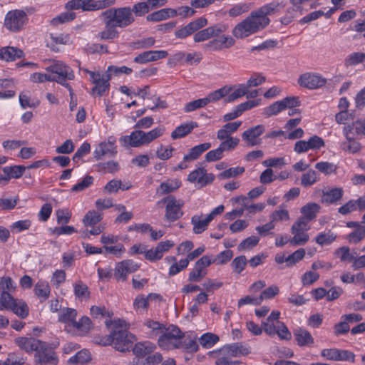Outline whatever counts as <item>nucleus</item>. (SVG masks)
I'll list each match as a JSON object with an SVG mask.
<instances>
[{
	"mask_svg": "<svg viewBox=\"0 0 365 365\" xmlns=\"http://www.w3.org/2000/svg\"><path fill=\"white\" fill-rule=\"evenodd\" d=\"M278 7V3L272 2L252 11L246 19L232 29L233 36L237 39H243L264 29L270 23L268 16L274 14Z\"/></svg>",
	"mask_w": 365,
	"mask_h": 365,
	"instance_id": "f257e3e1",
	"label": "nucleus"
},
{
	"mask_svg": "<svg viewBox=\"0 0 365 365\" xmlns=\"http://www.w3.org/2000/svg\"><path fill=\"white\" fill-rule=\"evenodd\" d=\"M16 344L26 352L35 351L34 361L38 365H56L58 357L53 349L46 342L36 338L21 337Z\"/></svg>",
	"mask_w": 365,
	"mask_h": 365,
	"instance_id": "f03ea898",
	"label": "nucleus"
},
{
	"mask_svg": "<svg viewBox=\"0 0 365 365\" xmlns=\"http://www.w3.org/2000/svg\"><path fill=\"white\" fill-rule=\"evenodd\" d=\"M51 64L46 68V71L48 73L55 74L56 83L66 87L68 91L70 96L73 97V91L67 81L74 79L75 75L72 68L65 64L63 61L58 60H50Z\"/></svg>",
	"mask_w": 365,
	"mask_h": 365,
	"instance_id": "7ed1b4c3",
	"label": "nucleus"
},
{
	"mask_svg": "<svg viewBox=\"0 0 365 365\" xmlns=\"http://www.w3.org/2000/svg\"><path fill=\"white\" fill-rule=\"evenodd\" d=\"M103 18L108 19L116 27L125 28L132 24L135 18L129 6L109 9L101 14Z\"/></svg>",
	"mask_w": 365,
	"mask_h": 365,
	"instance_id": "20e7f679",
	"label": "nucleus"
},
{
	"mask_svg": "<svg viewBox=\"0 0 365 365\" xmlns=\"http://www.w3.org/2000/svg\"><path fill=\"white\" fill-rule=\"evenodd\" d=\"M162 334L158 339V345L164 349H180L181 340L184 333L176 326L170 325L164 327Z\"/></svg>",
	"mask_w": 365,
	"mask_h": 365,
	"instance_id": "39448f33",
	"label": "nucleus"
},
{
	"mask_svg": "<svg viewBox=\"0 0 365 365\" xmlns=\"http://www.w3.org/2000/svg\"><path fill=\"white\" fill-rule=\"evenodd\" d=\"M158 205H165V220L169 222H173L179 220L183 215L182 207L184 202L178 200L174 195H168L158 202Z\"/></svg>",
	"mask_w": 365,
	"mask_h": 365,
	"instance_id": "423d86ee",
	"label": "nucleus"
},
{
	"mask_svg": "<svg viewBox=\"0 0 365 365\" xmlns=\"http://www.w3.org/2000/svg\"><path fill=\"white\" fill-rule=\"evenodd\" d=\"M310 227L305 222L304 218H298L296 222L293 223L291 227V233L293 237L289 239V243L292 246H302L304 245L309 240L307 231Z\"/></svg>",
	"mask_w": 365,
	"mask_h": 365,
	"instance_id": "0eeeda50",
	"label": "nucleus"
},
{
	"mask_svg": "<svg viewBox=\"0 0 365 365\" xmlns=\"http://www.w3.org/2000/svg\"><path fill=\"white\" fill-rule=\"evenodd\" d=\"M82 71L88 73L90 76L89 81L94 84L92 88V93L96 94L99 96H103L110 88V77L108 74L101 73L99 71H92L86 68H83Z\"/></svg>",
	"mask_w": 365,
	"mask_h": 365,
	"instance_id": "6e6552de",
	"label": "nucleus"
},
{
	"mask_svg": "<svg viewBox=\"0 0 365 365\" xmlns=\"http://www.w3.org/2000/svg\"><path fill=\"white\" fill-rule=\"evenodd\" d=\"M110 6L108 0H71L66 7L71 10L81 9L84 11H93L105 9Z\"/></svg>",
	"mask_w": 365,
	"mask_h": 365,
	"instance_id": "1a4fd4ad",
	"label": "nucleus"
},
{
	"mask_svg": "<svg viewBox=\"0 0 365 365\" xmlns=\"http://www.w3.org/2000/svg\"><path fill=\"white\" fill-rule=\"evenodd\" d=\"M113 339V347L121 352L129 351L134 341L135 336L126 330H115L112 331Z\"/></svg>",
	"mask_w": 365,
	"mask_h": 365,
	"instance_id": "9d476101",
	"label": "nucleus"
},
{
	"mask_svg": "<svg viewBox=\"0 0 365 365\" xmlns=\"http://www.w3.org/2000/svg\"><path fill=\"white\" fill-rule=\"evenodd\" d=\"M26 21V14L22 10L16 9L6 14L4 25L9 31L16 32L21 29Z\"/></svg>",
	"mask_w": 365,
	"mask_h": 365,
	"instance_id": "9b49d317",
	"label": "nucleus"
},
{
	"mask_svg": "<svg viewBox=\"0 0 365 365\" xmlns=\"http://www.w3.org/2000/svg\"><path fill=\"white\" fill-rule=\"evenodd\" d=\"M327 82V79L322 75L312 72L304 73L298 78V83L300 86L311 90L320 88Z\"/></svg>",
	"mask_w": 365,
	"mask_h": 365,
	"instance_id": "f8f14e48",
	"label": "nucleus"
},
{
	"mask_svg": "<svg viewBox=\"0 0 365 365\" xmlns=\"http://www.w3.org/2000/svg\"><path fill=\"white\" fill-rule=\"evenodd\" d=\"M265 132L264 125H257L250 128L242 133V139L247 147L259 145L262 139L259 138Z\"/></svg>",
	"mask_w": 365,
	"mask_h": 365,
	"instance_id": "ddd939ff",
	"label": "nucleus"
},
{
	"mask_svg": "<svg viewBox=\"0 0 365 365\" xmlns=\"http://www.w3.org/2000/svg\"><path fill=\"white\" fill-rule=\"evenodd\" d=\"M207 24V20L205 17H200L190 22L183 27L177 29L175 31V36L178 38L183 39L195 34L198 30L205 27Z\"/></svg>",
	"mask_w": 365,
	"mask_h": 365,
	"instance_id": "4468645a",
	"label": "nucleus"
},
{
	"mask_svg": "<svg viewBox=\"0 0 365 365\" xmlns=\"http://www.w3.org/2000/svg\"><path fill=\"white\" fill-rule=\"evenodd\" d=\"M212 264V259L207 255L202 257L195 264L194 269L189 273L190 282H200L207 274L205 268Z\"/></svg>",
	"mask_w": 365,
	"mask_h": 365,
	"instance_id": "2eb2a0df",
	"label": "nucleus"
},
{
	"mask_svg": "<svg viewBox=\"0 0 365 365\" xmlns=\"http://www.w3.org/2000/svg\"><path fill=\"white\" fill-rule=\"evenodd\" d=\"M139 265L131 259H125L117 263L114 276L117 280L125 281L128 275L138 270Z\"/></svg>",
	"mask_w": 365,
	"mask_h": 365,
	"instance_id": "dca6fc26",
	"label": "nucleus"
},
{
	"mask_svg": "<svg viewBox=\"0 0 365 365\" xmlns=\"http://www.w3.org/2000/svg\"><path fill=\"white\" fill-rule=\"evenodd\" d=\"M168 52L165 50H149L138 54L133 61L139 64H145L166 58Z\"/></svg>",
	"mask_w": 365,
	"mask_h": 365,
	"instance_id": "f3484780",
	"label": "nucleus"
},
{
	"mask_svg": "<svg viewBox=\"0 0 365 365\" xmlns=\"http://www.w3.org/2000/svg\"><path fill=\"white\" fill-rule=\"evenodd\" d=\"M115 143V140L113 137H110L108 141H103L99 143L93 152L94 158L99 160L105 155L108 157L115 155L117 153Z\"/></svg>",
	"mask_w": 365,
	"mask_h": 365,
	"instance_id": "a211bd4d",
	"label": "nucleus"
},
{
	"mask_svg": "<svg viewBox=\"0 0 365 365\" xmlns=\"http://www.w3.org/2000/svg\"><path fill=\"white\" fill-rule=\"evenodd\" d=\"M215 180V176L212 173H207L204 168H198L192 171L187 176V180L192 183H197L203 187L211 183Z\"/></svg>",
	"mask_w": 365,
	"mask_h": 365,
	"instance_id": "6ab92c4d",
	"label": "nucleus"
},
{
	"mask_svg": "<svg viewBox=\"0 0 365 365\" xmlns=\"http://www.w3.org/2000/svg\"><path fill=\"white\" fill-rule=\"evenodd\" d=\"M1 306L6 309H11L14 314L21 318H26L29 314L27 304L23 301L15 299L13 297H11L10 301H7V303L2 304Z\"/></svg>",
	"mask_w": 365,
	"mask_h": 365,
	"instance_id": "aec40b11",
	"label": "nucleus"
},
{
	"mask_svg": "<svg viewBox=\"0 0 365 365\" xmlns=\"http://www.w3.org/2000/svg\"><path fill=\"white\" fill-rule=\"evenodd\" d=\"M14 289L13 285V282L11 279L9 277H1L0 279V304L7 303V301H10L11 299V295L9 294V292L12 291Z\"/></svg>",
	"mask_w": 365,
	"mask_h": 365,
	"instance_id": "412c9836",
	"label": "nucleus"
},
{
	"mask_svg": "<svg viewBox=\"0 0 365 365\" xmlns=\"http://www.w3.org/2000/svg\"><path fill=\"white\" fill-rule=\"evenodd\" d=\"M120 141L125 147L138 148L144 145L140 130H134L129 135L123 136Z\"/></svg>",
	"mask_w": 365,
	"mask_h": 365,
	"instance_id": "4be33fe9",
	"label": "nucleus"
},
{
	"mask_svg": "<svg viewBox=\"0 0 365 365\" xmlns=\"http://www.w3.org/2000/svg\"><path fill=\"white\" fill-rule=\"evenodd\" d=\"M320 211V206L315 202L307 203L301 208V213L303 215L300 218H304L305 222H309L315 219Z\"/></svg>",
	"mask_w": 365,
	"mask_h": 365,
	"instance_id": "5701e85b",
	"label": "nucleus"
},
{
	"mask_svg": "<svg viewBox=\"0 0 365 365\" xmlns=\"http://www.w3.org/2000/svg\"><path fill=\"white\" fill-rule=\"evenodd\" d=\"M294 335L299 346H311L314 344V339L306 329L297 328L294 331Z\"/></svg>",
	"mask_w": 365,
	"mask_h": 365,
	"instance_id": "b1692460",
	"label": "nucleus"
},
{
	"mask_svg": "<svg viewBox=\"0 0 365 365\" xmlns=\"http://www.w3.org/2000/svg\"><path fill=\"white\" fill-rule=\"evenodd\" d=\"M155 349V345L150 341L139 342L134 345L133 348V354L138 357H144L152 354Z\"/></svg>",
	"mask_w": 365,
	"mask_h": 365,
	"instance_id": "393cba45",
	"label": "nucleus"
},
{
	"mask_svg": "<svg viewBox=\"0 0 365 365\" xmlns=\"http://www.w3.org/2000/svg\"><path fill=\"white\" fill-rule=\"evenodd\" d=\"M344 190L341 187H334L328 191L323 192L322 202L326 204H335L343 196Z\"/></svg>",
	"mask_w": 365,
	"mask_h": 365,
	"instance_id": "a878e982",
	"label": "nucleus"
},
{
	"mask_svg": "<svg viewBox=\"0 0 365 365\" xmlns=\"http://www.w3.org/2000/svg\"><path fill=\"white\" fill-rule=\"evenodd\" d=\"M23 55V51L16 47L6 46L0 49V58L6 61H15Z\"/></svg>",
	"mask_w": 365,
	"mask_h": 365,
	"instance_id": "bb28decb",
	"label": "nucleus"
},
{
	"mask_svg": "<svg viewBox=\"0 0 365 365\" xmlns=\"http://www.w3.org/2000/svg\"><path fill=\"white\" fill-rule=\"evenodd\" d=\"M103 19L105 24V30L98 33V36L101 40H112L118 36V31L115 29V26L112 24L108 19Z\"/></svg>",
	"mask_w": 365,
	"mask_h": 365,
	"instance_id": "cd10ccee",
	"label": "nucleus"
},
{
	"mask_svg": "<svg viewBox=\"0 0 365 365\" xmlns=\"http://www.w3.org/2000/svg\"><path fill=\"white\" fill-rule=\"evenodd\" d=\"M210 143H204L192 148L189 153L184 155V161H192L197 160L205 151L210 149Z\"/></svg>",
	"mask_w": 365,
	"mask_h": 365,
	"instance_id": "c85d7f7f",
	"label": "nucleus"
},
{
	"mask_svg": "<svg viewBox=\"0 0 365 365\" xmlns=\"http://www.w3.org/2000/svg\"><path fill=\"white\" fill-rule=\"evenodd\" d=\"M175 16V13L174 11V9L167 8L155 11L148 15L146 19L148 21L158 22Z\"/></svg>",
	"mask_w": 365,
	"mask_h": 365,
	"instance_id": "c756f323",
	"label": "nucleus"
},
{
	"mask_svg": "<svg viewBox=\"0 0 365 365\" xmlns=\"http://www.w3.org/2000/svg\"><path fill=\"white\" fill-rule=\"evenodd\" d=\"M197 126V123L190 122L188 123L182 124L178 126L171 133L173 139L181 138L188 135L191 131Z\"/></svg>",
	"mask_w": 365,
	"mask_h": 365,
	"instance_id": "7c9ffc66",
	"label": "nucleus"
},
{
	"mask_svg": "<svg viewBox=\"0 0 365 365\" xmlns=\"http://www.w3.org/2000/svg\"><path fill=\"white\" fill-rule=\"evenodd\" d=\"M103 219V214L98 210H89L84 215L82 222L86 227H93Z\"/></svg>",
	"mask_w": 365,
	"mask_h": 365,
	"instance_id": "2f4dec72",
	"label": "nucleus"
},
{
	"mask_svg": "<svg viewBox=\"0 0 365 365\" xmlns=\"http://www.w3.org/2000/svg\"><path fill=\"white\" fill-rule=\"evenodd\" d=\"M344 135L351 134L364 135H365V120H356L351 125L344 126L343 130Z\"/></svg>",
	"mask_w": 365,
	"mask_h": 365,
	"instance_id": "473e14b6",
	"label": "nucleus"
},
{
	"mask_svg": "<svg viewBox=\"0 0 365 365\" xmlns=\"http://www.w3.org/2000/svg\"><path fill=\"white\" fill-rule=\"evenodd\" d=\"M211 222L209 217L207 216L205 219H202L201 216L194 215L191 218V223L193 225V232L195 234H200L204 232Z\"/></svg>",
	"mask_w": 365,
	"mask_h": 365,
	"instance_id": "72a5a7b5",
	"label": "nucleus"
},
{
	"mask_svg": "<svg viewBox=\"0 0 365 365\" xmlns=\"http://www.w3.org/2000/svg\"><path fill=\"white\" fill-rule=\"evenodd\" d=\"M180 186V182L178 180H168L162 182L156 189V194L158 195H164L174 192Z\"/></svg>",
	"mask_w": 365,
	"mask_h": 365,
	"instance_id": "f704fd0d",
	"label": "nucleus"
},
{
	"mask_svg": "<svg viewBox=\"0 0 365 365\" xmlns=\"http://www.w3.org/2000/svg\"><path fill=\"white\" fill-rule=\"evenodd\" d=\"M34 293L41 300H46L50 295L51 288L46 281L39 280L34 287Z\"/></svg>",
	"mask_w": 365,
	"mask_h": 365,
	"instance_id": "c9c22d12",
	"label": "nucleus"
},
{
	"mask_svg": "<svg viewBox=\"0 0 365 365\" xmlns=\"http://www.w3.org/2000/svg\"><path fill=\"white\" fill-rule=\"evenodd\" d=\"M336 235L331 230L327 232H321L315 237L314 241L320 246H324L331 244L335 241Z\"/></svg>",
	"mask_w": 365,
	"mask_h": 365,
	"instance_id": "e433bc0d",
	"label": "nucleus"
},
{
	"mask_svg": "<svg viewBox=\"0 0 365 365\" xmlns=\"http://www.w3.org/2000/svg\"><path fill=\"white\" fill-rule=\"evenodd\" d=\"M51 42L48 43V47L53 51H59L60 48L58 45H65L69 41V37L62 34H50Z\"/></svg>",
	"mask_w": 365,
	"mask_h": 365,
	"instance_id": "4c0bfd02",
	"label": "nucleus"
},
{
	"mask_svg": "<svg viewBox=\"0 0 365 365\" xmlns=\"http://www.w3.org/2000/svg\"><path fill=\"white\" fill-rule=\"evenodd\" d=\"M231 88L228 86H224L221 88H219L207 95V97L205 98L207 101V104L212 102H216L223 97H226L231 91Z\"/></svg>",
	"mask_w": 365,
	"mask_h": 365,
	"instance_id": "58836bf2",
	"label": "nucleus"
},
{
	"mask_svg": "<svg viewBox=\"0 0 365 365\" xmlns=\"http://www.w3.org/2000/svg\"><path fill=\"white\" fill-rule=\"evenodd\" d=\"M77 315L76 310L72 308H63L58 314V321L62 323H68L73 325V322Z\"/></svg>",
	"mask_w": 365,
	"mask_h": 365,
	"instance_id": "ea45409f",
	"label": "nucleus"
},
{
	"mask_svg": "<svg viewBox=\"0 0 365 365\" xmlns=\"http://www.w3.org/2000/svg\"><path fill=\"white\" fill-rule=\"evenodd\" d=\"M165 128L163 127L155 128L149 132H144L141 130L143 144H148L156 138L160 137L163 134Z\"/></svg>",
	"mask_w": 365,
	"mask_h": 365,
	"instance_id": "a19ab883",
	"label": "nucleus"
},
{
	"mask_svg": "<svg viewBox=\"0 0 365 365\" xmlns=\"http://www.w3.org/2000/svg\"><path fill=\"white\" fill-rule=\"evenodd\" d=\"M144 326L150 329L149 336L153 338L163 332L165 326L157 321L151 319H146L144 323Z\"/></svg>",
	"mask_w": 365,
	"mask_h": 365,
	"instance_id": "79ce46f5",
	"label": "nucleus"
},
{
	"mask_svg": "<svg viewBox=\"0 0 365 365\" xmlns=\"http://www.w3.org/2000/svg\"><path fill=\"white\" fill-rule=\"evenodd\" d=\"M346 141L343 142L341 145V149L345 151H349L351 153H355L361 150V145L359 142L354 140L353 137L349 134L345 135Z\"/></svg>",
	"mask_w": 365,
	"mask_h": 365,
	"instance_id": "37998d69",
	"label": "nucleus"
},
{
	"mask_svg": "<svg viewBox=\"0 0 365 365\" xmlns=\"http://www.w3.org/2000/svg\"><path fill=\"white\" fill-rule=\"evenodd\" d=\"M73 292L76 298L83 299L89 297L90 292L88 286L79 280L73 284Z\"/></svg>",
	"mask_w": 365,
	"mask_h": 365,
	"instance_id": "c03bdc74",
	"label": "nucleus"
},
{
	"mask_svg": "<svg viewBox=\"0 0 365 365\" xmlns=\"http://www.w3.org/2000/svg\"><path fill=\"white\" fill-rule=\"evenodd\" d=\"M26 168L24 165H15L13 167H4L3 168V171L6 176L9 177V180L11 178H21Z\"/></svg>",
	"mask_w": 365,
	"mask_h": 365,
	"instance_id": "a18cd8bd",
	"label": "nucleus"
},
{
	"mask_svg": "<svg viewBox=\"0 0 365 365\" xmlns=\"http://www.w3.org/2000/svg\"><path fill=\"white\" fill-rule=\"evenodd\" d=\"M91 359L89 351L86 349H83L77 352L74 356L68 359V363L72 364H84Z\"/></svg>",
	"mask_w": 365,
	"mask_h": 365,
	"instance_id": "49530a36",
	"label": "nucleus"
},
{
	"mask_svg": "<svg viewBox=\"0 0 365 365\" xmlns=\"http://www.w3.org/2000/svg\"><path fill=\"white\" fill-rule=\"evenodd\" d=\"M290 219L289 212L285 209V205H282L279 209L274 211L270 215V220L274 222L287 221Z\"/></svg>",
	"mask_w": 365,
	"mask_h": 365,
	"instance_id": "de8ad7c7",
	"label": "nucleus"
},
{
	"mask_svg": "<svg viewBox=\"0 0 365 365\" xmlns=\"http://www.w3.org/2000/svg\"><path fill=\"white\" fill-rule=\"evenodd\" d=\"M219 341V337L212 333H205L200 338V343L202 347L210 349Z\"/></svg>",
	"mask_w": 365,
	"mask_h": 365,
	"instance_id": "09e8293b",
	"label": "nucleus"
},
{
	"mask_svg": "<svg viewBox=\"0 0 365 365\" xmlns=\"http://www.w3.org/2000/svg\"><path fill=\"white\" fill-rule=\"evenodd\" d=\"M247 93H248L247 86H245V84H240L237 88L227 96L225 101L227 103L233 102Z\"/></svg>",
	"mask_w": 365,
	"mask_h": 365,
	"instance_id": "8fccbe9b",
	"label": "nucleus"
},
{
	"mask_svg": "<svg viewBox=\"0 0 365 365\" xmlns=\"http://www.w3.org/2000/svg\"><path fill=\"white\" fill-rule=\"evenodd\" d=\"M250 9V4L240 3L234 5L228 10V15L230 17H236L244 13L247 12Z\"/></svg>",
	"mask_w": 365,
	"mask_h": 365,
	"instance_id": "3c124183",
	"label": "nucleus"
},
{
	"mask_svg": "<svg viewBox=\"0 0 365 365\" xmlns=\"http://www.w3.org/2000/svg\"><path fill=\"white\" fill-rule=\"evenodd\" d=\"M122 182L120 180H111L109 181L104 187L103 191L105 193L110 194L115 193L118 191V190H127L130 188V186L126 187H121Z\"/></svg>",
	"mask_w": 365,
	"mask_h": 365,
	"instance_id": "603ef678",
	"label": "nucleus"
},
{
	"mask_svg": "<svg viewBox=\"0 0 365 365\" xmlns=\"http://www.w3.org/2000/svg\"><path fill=\"white\" fill-rule=\"evenodd\" d=\"M365 237V227H359L346 236V240L352 244H357Z\"/></svg>",
	"mask_w": 365,
	"mask_h": 365,
	"instance_id": "864d4df0",
	"label": "nucleus"
},
{
	"mask_svg": "<svg viewBox=\"0 0 365 365\" xmlns=\"http://www.w3.org/2000/svg\"><path fill=\"white\" fill-rule=\"evenodd\" d=\"M318 177L316 171L309 170L304 173L301 178V184L304 187H309L317 181Z\"/></svg>",
	"mask_w": 365,
	"mask_h": 365,
	"instance_id": "5fc2aeb1",
	"label": "nucleus"
},
{
	"mask_svg": "<svg viewBox=\"0 0 365 365\" xmlns=\"http://www.w3.org/2000/svg\"><path fill=\"white\" fill-rule=\"evenodd\" d=\"M92 317L96 318H111L113 312L106 309L105 307L92 306L90 309Z\"/></svg>",
	"mask_w": 365,
	"mask_h": 365,
	"instance_id": "6e6d98bb",
	"label": "nucleus"
},
{
	"mask_svg": "<svg viewBox=\"0 0 365 365\" xmlns=\"http://www.w3.org/2000/svg\"><path fill=\"white\" fill-rule=\"evenodd\" d=\"M149 3L148 1H142L135 3L132 9V14L136 16H143L150 11Z\"/></svg>",
	"mask_w": 365,
	"mask_h": 365,
	"instance_id": "4d7b16f0",
	"label": "nucleus"
},
{
	"mask_svg": "<svg viewBox=\"0 0 365 365\" xmlns=\"http://www.w3.org/2000/svg\"><path fill=\"white\" fill-rule=\"evenodd\" d=\"M247 264V260L245 256L241 255L235 257L232 263L231 267L233 272L237 274H240L245 268Z\"/></svg>",
	"mask_w": 365,
	"mask_h": 365,
	"instance_id": "13d9d810",
	"label": "nucleus"
},
{
	"mask_svg": "<svg viewBox=\"0 0 365 365\" xmlns=\"http://www.w3.org/2000/svg\"><path fill=\"white\" fill-rule=\"evenodd\" d=\"M31 226V221L30 220H22L13 222L10 225L11 232L14 233H19L23 231L27 230Z\"/></svg>",
	"mask_w": 365,
	"mask_h": 365,
	"instance_id": "bf43d9fd",
	"label": "nucleus"
},
{
	"mask_svg": "<svg viewBox=\"0 0 365 365\" xmlns=\"http://www.w3.org/2000/svg\"><path fill=\"white\" fill-rule=\"evenodd\" d=\"M245 172L244 167H235L227 169L219 174L218 178L220 179H228L242 175Z\"/></svg>",
	"mask_w": 365,
	"mask_h": 365,
	"instance_id": "052dcab7",
	"label": "nucleus"
},
{
	"mask_svg": "<svg viewBox=\"0 0 365 365\" xmlns=\"http://www.w3.org/2000/svg\"><path fill=\"white\" fill-rule=\"evenodd\" d=\"M133 70L131 68L127 67L125 66H109L106 71V74H108L110 77H112V75L114 76H120L122 73H125L126 75H129L132 73Z\"/></svg>",
	"mask_w": 365,
	"mask_h": 365,
	"instance_id": "680f3d73",
	"label": "nucleus"
},
{
	"mask_svg": "<svg viewBox=\"0 0 365 365\" xmlns=\"http://www.w3.org/2000/svg\"><path fill=\"white\" fill-rule=\"evenodd\" d=\"M315 168L325 175H330L336 172L337 166L329 162H319L315 165Z\"/></svg>",
	"mask_w": 365,
	"mask_h": 365,
	"instance_id": "e2e57ef3",
	"label": "nucleus"
},
{
	"mask_svg": "<svg viewBox=\"0 0 365 365\" xmlns=\"http://www.w3.org/2000/svg\"><path fill=\"white\" fill-rule=\"evenodd\" d=\"M259 241V238L257 236H250L243 241L238 245V250H250L255 247Z\"/></svg>",
	"mask_w": 365,
	"mask_h": 365,
	"instance_id": "0e129e2a",
	"label": "nucleus"
},
{
	"mask_svg": "<svg viewBox=\"0 0 365 365\" xmlns=\"http://www.w3.org/2000/svg\"><path fill=\"white\" fill-rule=\"evenodd\" d=\"M93 183V178L91 175H86L83 180L71 187L72 192H80L89 187Z\"/></svg>",
	"mask_w": 365,
	"mask_h": 365,
	"instance_id": "69168bd1",
	"label": "nucleus"
},
{
	"mask_svg": "<svg viewBox=\"0 0 365 365\" xmlns=\"http://www.w3.org/2000/svg\"><path fill=\"white\" fill-rule=\"evenodd\" d=\"M305 255V250L300 248L287 257V267H292L301 261Z\"/></svg>",
	"mask_w": 365,
	"mask_h": 365,
	"instance_id": "338daca9",
	"label": "nucleus"
},
{
	"mask_svg": "<svg viewBox=\"0 0 365 365\" xmlns=\"http://www.w3.org/2000/svg\"><path fill=\"white\" fill-rule=\"evenodd\" d=\"M365 61V53L360 52H354L349 54L346 59L347 66H354Z\"/></svg>",
	"mask_w": 365,
	"mask_h": 365,
	"instance_id": "774afa93",
	"label": "nucleus"
}]
</instances>
